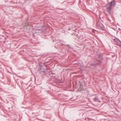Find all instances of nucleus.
<instances>
[{"label": "nucleus", "mask_w": 121, "mask_h": 121, "mask_svg": "<svg viewBox=\"0 0 121 121\" xmlns=\"http://www.w3.org/2000/svg\"><path fill=\"white\" fill-rule=\"evenodd\" d=\"M116 3L114 0H113L110 3H108L106 6V10L109 13H110L111 11V7L115 5Z\"/></svg>", "instance_id": "obj_1"}]
</instances>
